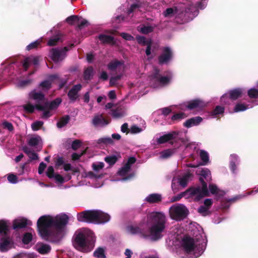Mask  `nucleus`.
<instances>
[{
    "instance_id": "nucleus-1",
    "label": "nucleus",
    "mask_w": 258,
    "mask_h": 258,
    "mask_svg": "<svg viewBox=\"0 0 258 258\" xmlns=\"http://www.w3.org/2000/svg\"><path fill=\"white\" fill-rule=\"evenodd\" d=\"M68 220L69 217L66 214L42 216L37 222L39 234L45 240L61 238L66 232Z\"/></svg>"
},
{
    "instance_id": "nucleus-2",
    "label": "nucleus",
    "mask_w": 258,
    "mask_h": 258,
    "mask_svg": "<svg viewBox=\"0 0 258 258\" xmlns=\"http://www.w3.org/2000/svg\"><path fill=\"white\" fill-rule=\"evenodd\" d=\"M184 230L179 225L175 226L172 230L173 240H179L182 238L181 245L188 255L192 258H197L204 252L206 246V240L205 236L202 234L196 235L194 237L184 236L182 238L181 234Z\"/></svg>"
},
{
    "instance_id": "nucleus-3",
    "label": "nucleus",
    "mask_w": 258,
    "mask_h": 258,
    "mask_svg": "<svg viewBox=\"0 0 258 258\" xmlns=\"http://www.w3.org/2000/svg\"><path fill=\"white\" fill-rule=\"evenodd\" d=\"M148 221L150 224L149 234H147L144 230V225L142 224L139 226H130L127 231L131 234H140L144 237L149 236L152 240H157L162 236L165 228L166 217L163 213L154 212L148 216Z\"/></svg>"
},
{
    "instance_id": "nucleus-4",
    "label": "nucleus",
    "mask_w": 258,
    "mask_h": 258,
    "mask_svg": "<svg viewBox=\"0 0 258 258\" xmlns=\"http://www.w3.org/2000/svg\"><path fill=\"white\" fill-rule=\"evenodd\" d=\"M167 142H170L172 144L179 143L187 147L189 139L186 136V132L173 131L163 135L157 134L153 139L154 144H162Z\"/></svg>"
},
{
    "instance_id": "nucleus-5",
    "label": "nucleus",
    "mask_w": 258,
    "mask_h": 258,
    "mask_svg": "<svg viewBox=\"0 0 258 258\" xmlns=\"http://www.w3.org/2000/svg\"><path fill=\"white\" fill-rule=\"evenodd\" d=\"M93 233L86 228L81 229L76 231L73 245L77 250L84 252L90 251L93 248L89 242V237H92Z\"/></svg>"
},
{
    "instance_id": "nucleus-6",
    "label": "nucleus",
    "mask_w": 258,
    "mask_h": 258,
    "mask_svg": "<svg viewBox=\"0 0 258 258\" xmlns=\"http://www.w3.org/2000/svg\"><path fill=\"white\" fill-rule=\"evenodd\" d=\"M201 186L190 187L186 190L187 199L192 201H199L203 197L208 196L207 183L201 179Z\"/></svg>"
},
{
    "instance_id": "nucleus-7",
    "label": "nucleus",
    "mask_w": 258,
    "mask_h": 258,
    "mask_svg": "<svg viewBox=\"0 0 258 258\" xmlns=\"http://www.w3.org/2000/svg\"><path fill=\"white\" fill-rule=\"evenodd\" d=\"M29 99L34 100L35 104L33 105L28 103L23 106L25 111L28 113H33L35 109L37 110V106L38 105H43L46 99L42 92H36L35 90H33L29 93Z\"/></svg>"
},
{
    "instance_id": "nucleus-8",
    "label": "nucleus",
    "mask_w": 258,
    "mask_h": 258,
    "mask_svg": "<svg viewBox=\"0 0 258 258\" xmlns=\"http://www.w3.org/2000/svg\"><path fill=\"white\" fill-rule=\"evenodd\" d=\"M170 217L176 221H181L185 218L188 213V211L183 204H175L169 210Z\"/></svg>"
},
{
    "instance_id": "nucleus-9",
    "label": "nucleus",
    "mask_w": 258,
    "mask_h": 258,
    "mask_svg": "<svg viewBox=\"0 0 258 258\" xmlns=\"http://www.w3.org/2000/svg\"><path fill=\"white\" fill-rule=\"evenodd\" d=\"M99 210H88L78 214L77 219L80 222L91 223L98 224Z\"/></svg>"
},
{
    "instance_id": "nucleus-10",
    "label": "nucleus",
    "mask_w": 258,
    "mask_h": 258,
    "mask_svg": "<svg viewBox=\"0 0 258 258\" xmlns=\"http://www.w3.org/2000/svg\"><path fill=\"white\" fill-rule=\"evenodd\" d=\"M136 160L135 158L133 157L129 158L127 162L118 171V175L123 177L121 179V180H130L135 176V173L132 171L131 166L135 163Z\"/></svg>"
},
{
    "instance_id": "nucleus-11",
    "label": "nucleus",
    "mask_w": 258,
    "mask_h": 258,
    "mask_svg": "<svg viewBox=\"0 0 258 258\" xmlns=\"http://www.w3.org/2000/svg\"><path fill=\"white\" fill-rule=\"evenodd\" d=\"M61 102L62 99L60 97H57L50 101L46 98L43 105L37 106V111H43V113H50V111L56 110Z\"/></svg>"
},
{
    "instance_id": "nucleus-12",
    "label": "nucleus",
    "mask_w": 258,
    "mask_h": 258,
    "mask_svg": "<svg viewBox=\"0 0 258 258\" xmlns=\"http://www.w3.org/2000/svg\"><path fill=\"white\" fill-rule=\"evenodd\" d=\"M191 174L189 172L185 173L179 177H174L172 179L171 185L173 191L175 192L179 190V188L177 187V185H176V184L182 188L186 187L188 181L191 179Z\"/></svg>"
},
{
    "instance_id": "nucleus-13",
    "label": "nucleus",
    "mask_w": 258,
    "mask_h": 258,
    "mask_svg": "<svg viewBox=\"0 0 258 258\" xmlns=\"http://www.w3.org/2000/svg\"><path fill=\"white\" fill-rule=\"evenodd\" d=\"M207 106V103L200 98L189 100L185 103V107L188 110L198 111L203 110Z\"/></svg>"
},
{
    "instance_id": "nucleus-14",
    "label": "nucleus",
    "mask_w": 258,
    "mask_h": 258,
    "mask_svg": "<svg viewBox=\"0 0 258 258\" xmlns=\"http://www.w3.org/2000/svg\"><path fill=\"white\" fill-rule=\"evenodd\" d=\"M69 49L67 47L62 48H53L50 50L51 59L55 63L62 61L66 57V52Z\"/></svg>"
},
{
    "instance_id": "nucleus-15",
    "label": "nucleus",
    "mask_w": 258,
    "mask_h": 258,
    "mask_svg": "<svg viewBox=\"0 0 258 258\" xmlns=\"http://www.w3.org/2000/svg\"><path fill=\"white\" fill-rule=\"evenodd\" d=\"M173 57V53L169 47L163 48L161 54L158 56V63L160 65L167 64Z\"/></svg>"
},
{
    "instance_id": "nucleus-16",
    "label": "nucleus",
    "mask_w": 258,
    "mask_h": 258,
    "mask_svg": "<svg viewBox=\"0 0 258 258\" xmlns=\"http://www.w3.org/2000/svg\"><path fill=\"white\" fill-rule=\"evenodd\" d=\"M160 70L155 68L152 74L153 79L158 82L162 85H167L172 79V75L170 74L168 76H162L160 74Z\"/></svg>"
},
{
    "instance_id": "nucleus-17",
    "label": "nucleus",
    "mask_w": 258,
    "mask_h": 258,
    "mask_svg": "<svg viewBox=\"0 0 258 258\" xmlns=\"http://www.w3.org/2000/svg\"><path fill=\"white\" fill-rule=\"evenodd\" d=\"M240 159L238 155L235 154H231L229 157V167L233 174L237 172V166L239 164Z\"/></svg>"
},
{
    "instance_id": "nucleus-18",
    "label": "nucleus",
    "mask_w": 258,
    "mask_h": 258,
    "mask_svg": "<svg viewBox=\"0 0 258 258\" xmlns=\"http://www.w3.org/2000/svg\"><path fill=\"white\" fill-rule=\"evenodd\" d=\"M13 242L12 239L8 237L5 236L3 237L0 242V250L1 251H6L12 247Z\"/></svg>"
},
{
    "instance_id": "nucleus-19",
    "label": "nucleus",
    "mask_w": 258,
    "mask_h": 258,
    "mask_svg": "<svg viewBox=\"0 0 258 258\" xmlns=\"http://www.w3.org/2000/svg\"><path fill=\"white\" fill-rule=\"evenodd\" d=\"M28 144L32 147L40 150L42 147V141L41 137L39 136L34 135L31 137L28 141Z\"/></svg>"
},
{
    "instance_id": "nucleus-20",
    "label": "nucleus",
    "mask_w": 258,
    "mask_h": 258,
    "mask_svg": "<svg viewBox=\"0 0 258 258\" xmlns=\"http://www.w3.org/2000/svg\"><path fill=\"white\" fill-rule=\"evenodd\" d=\"M109 121L104 118L102 114L96 115L92 120V123L95 127H102L109 123Z\"/></svg>"
},
{
    "instance_id": "nucleus-21",
    "label": "nucleus",
    "mask_w": 258,
    "mask_h": 258,
    "mask_svg": "<svg viewBox=\"0 0 258 258\" xmlns=\"http://www.w3.org/2000/svg\"><path fill=\"white\" fill-rule=\"evenodd\" d=\"M34 249L41 254H46L50 252L51 247L47 244L42 242H38L35 245Z\"/></svg>"
},
{
    "instance_id": "nucleus-22",
    "label": "nucleus",
    "mask_w": 258,
    "mask_h": 258,
    "mask_svg": "<svg viewBox=\"0 0 258 258\" xmlns=\"http://www.w3.org/2000/svg\"><path fill=\"white\" fill-rule=\"evenodd\" d=\"M81 88L82 85L80 84L74 85L68 93L69 99L73 101L76 100L78 97V93Z\"/></svg>"
},
{
    "instance_id": "nucleus-23",
    "label": "nucleus",
    "mask_w": 258,
    "mask_h": 258,
    "mask_svg": "<svg viewBox=\"0 0 258 258\" xmlns=\"http://www.w3.org/2000/svg\"><path fill=\"white\" fill-rule=\"evenodd\" d=\"M29 224V221L23 217H19L13 221V228L14 229L22 228Z\"/></svg>"
},
{
    "instance_id": "nucleus-24",
    "label": "nucleus",
    "mask_w": 258,
    "mask_h": 258,
    "mask_svg": "<svg viewBox=\"0 0 258 258\" xmlns=\"http://www.w3.org/2000/svg\"><path fill=\"white\" fill-rule=\"evenodd\" d=\"M203 120V118L200 116L192 117L186 120L183 123V125L186 127H191L194 126L199 125Z\"/></svg>"
},
{
    "instance_id": "nucleus-25",
    "label": "nucleus",
    "mask_w": 258,
    "mask_h": 258,
    "mask_svg": "<svg viewBox=\"0 0 258 258\" xmlns=\"http://www.w3.org/2000/svg\"><path fill=\"white\" fill-rule=\"evenodd\" d=\"M196 172L197 174L200 175L202 177L200 178L203 179L204 178L207 181H210L211 180V175L210 171L207 168H199L197 170Z\"/></svg>"
},
{
    "instance_id": "nucleus-26",
    "label": "nucleus",
    "mask_w": 258,
    "mask_h": 258,
    "mask_svg": "<svg viewBox=\"0 0 258 258\" xmlns=\"http://www.w3.org/2000/svg\"><path fill=\"white\" fill-rule=\"evenodd\" d=\"M146 127V123L143 121L139 126L136 124L132 125L130 128V133L132 134H138L143 132Z\"/></svg>"
},
{
    "instance_id": "nucleus-27",
    "label": "nucleus",
    "mask_w": 258,
    "mask_h": 258,
    "mask_svg": "<svg viewBox=\"0 0 258 258\" xmlns=\"http://www.w3.org/2000/svg\"><path fill=\"white\" fill-rule=\"evenodd\" d=\"M162 200V196L159 194H152L149 195L146 198L145 201L149 203H156Z\"/></svg>"
},
{
    "instance_id": "nucleus-28",
    "label": "nucleus",
    "mask_w": 258,
    "mask_h": 258,
    "mask_svg": "<svg viewBox=\"0 0 258 258\" xmlns=\"http://www.w3.org/2000/svg\"><path fill=\"white\" fill-rule=\"evenodd\" d=\"M98 39L103 44H114V37L105 34H101L98 36Z\"/></svg>"
},
{
    "instance_id": "nucleus-29",
    "label": "nucleus",
    "mask_w": 258,
    "mask_h": 258,
    "mask_svg": "<svg viewBox=\"0 0 258 258\" xmlns=\"http://www.w3.org/2000/svg\"><path fill=\"white\" fill-rule=\"evenodd\" d=\"M257 192H258V188L254 190H252L251 191L246 192L245 194H244V195H241L237 196H235L234 198H231V199H227V205H228V204L229 203L235 202L237 200H238L241 199H242L243 198H244V197H245L247 196L250 195H252V194H256V193H257ZM227 206L228 205H227Z\"/></svg>"
},
{
    "instance_id": "nucleus-30",
    "label": "nucleus",
    "mask_w": 258,
    "mask_h": 258,
    "mask_svg": "<svg viewBox=\"0 0 258 258\" xmlns=\"http://www.w3.org/2000/svg\"><path fill=\"white\" fill-rule=\"evenodd\" d=\"M99 215L98 217V224H104L108 222L110 219V216L107 214L103 212L102 211L99 210Z\"/></svg>"
},
{
    "instance_id": "nucleus-31",
    "label": "nucleus",
    "mask_w": 258,
    "mask_h": 258,
    "mask_svg": "<svg viewBox=\"0 0 258 258\" xmlns=\"http://www.w3.org/2000/svg\"><path fill=\"white\" fill-rule=\"evenodd\" d=\"M229 98L231 100H235L241 96L242 92L241 89H235L229 91Z\"/></svg>"
},
{
    "instance_id": "nucleus-32",
    "label": "nucleus",
    "mask_w": 258,
    "mask_h": 258,
    "mask_svg": "<svg viewBox=\"0 0 258 258\" xmlns=\"http://www.w3.org/2000/svg\"><path fill=\"white\" fill-rule=\"evenodd\" d=\"M10 223L5 220L0 221V233L6 236L9 230Z\"/></svg>"
},
{
    "instance_id": "nucleus-33",
    "label": "nucleus",
    "mask_w": 258,
    "mask_h": 258,
    "mask_svg": "<svg viewBox=\"0 0 258 258\" xmlns=\"http://www.w3.org/2000/svg\"><path fill=\"white\" fill-rule=\"evenodd\" d=\"M23 151L28 155L30 159L31 160H35L38 158L36 153L32 151V150L27 146L23 147Z\"/></svg>"
},
{
    "instance_id": "nucleus-34",
    "label": "nucleus",
    "mask_w": 258,
    "mask_h": 258,
    "mask_svg": "<svg viewBox=\"0 0 258 258\" xmlns=\"http://www.w3.org/2000/svg\"><path fill=\"white\" fill-rule=\"evenodd\" d=\"M122 62L120 61H119L117 59H115L111 61L108 64H107V68L108 70L110 71H114L116 69V68L122 64Z\"/></svg>"
},
{
    "instance_id": "nucleus-35",
    "label": "nucleus",
    "mask_w": 258,
    "mask_h": 258,
    "mask_svg": "<svg viewBox=\"0 0 258 258\" xmlns=\"http://www.w3.org/2000/svg\"><path fill=\"white\" fill-rule=\"evenodd\" d=\"M93 75V68L92 67H88L84 72V79L85 80H90Z\"/></svg>"
},
{
    "instance_id": "nucleus-36",
    "label": "nucleus",
    "mask_w": 258,
    "mask_h": 258,
    "mask_svg": "<svg viewBox=\"0 0 258 258\" xmlns=\"http://www.w3.org/2000/svg\"><path fill=\"white\" fill-rule=\"evenodd\" d=\"M200 156L203 161L202 165H206L209 162V158L208 152L204 150H201L200 152Z\"/></svg>"
},
{
    "instance_id": "nucleus-37",
    "label": "nucleus",
    "mask_w": 258,
    "mask_h": 258,
    "mask_svg": "<svg viewBox=\"0 0 258 258\" xmlns=\"http://www.w3.org/2000/svg\"><path fill=\"white\" fill-rule=\"evenodd\" d=\"M70 117L68 115L62 117L57 123V127L62 128L68 123Z\"/></svg>"
},
{
    "instance_id": "nucleus-38",
    "label": "nucleus",
    "mask_w": 258,
    "mask_h": 258,
    "mask_svg": "<svg viewBox=\"0 0 258 258\" xmlns=\"http://www.w3.org/2000/svg\"><path fill=\"white\" fill-rule=\"evenodd\" d=\"M248 108V105L245 104L238 103L234 107V111L235 112L243 111Z\"/></svg>"
},
{
    "instance_id": "nucleus-39",
    "label": "nucleus",
    "mask_w": 258,
    "mask_h": 258,
    "mask_svg": "<svg viewBox=\"0 0 258 258\" xmlns=\"http://www.w3.org/2000/svg\"><path fill=\"white\" fill-rule=\"evenodd\" d=\"M80 18L77 15H72L68 17L66 21L70 25H73L75 23H79Z\"/></svg>"
},
{
    "instance_id": "nucleus-40",
    "label": "nucleus",
    "mask_w": 258,
    "mask_h": 258,
    "mask_svg": "<svg viewBox=\"0 0 258 258\" xmlns=\"http://www.w3.org/2000/svg\"><path fill=\"white\" fill-rule=\"evenodd\" d=\"M247 95L251 99L258 98V89L255 88H251L247 91Z\"/></svg>"
},
{
    "instance_id": "nucleus-41",
    "label": "nucleus",
    "mask_w": 258,
    "mask_h": 258,
    "mask_svg": "<svg viewBox=\"0 0 258 258\" xmlns=\"http://www.w3.org/2000/svg\"><path fill=\"white\" fill-rule=\"evenodd\" d=\"M104 164L102 162H96L92 164V167L94 171L99 172L103 169Z\"/></svg>"
},
{
    "instance_id": "nucleus-42",
    "label": "nucleus",
    "mask_w": 258,
    "mask_h": 258,
    "mask_svg": "<svg viewBox=\"0 0 258 258\" xmlns=\"http://www.w3.org/2000/svg\"><path fill=\"white\" fill-rule=\"evenodd\" d=\"M67 142L68 144H72V148L74 150L78 149L81 145V142L78 140H76L72 142L71 140L69 139L67 140Z\"/></svg>"
},
{
    "instance_id": "nucleus-43",
    "label": "nucleus",
    "mask_w": 258,
    "mask_h": 258,
    "mask_svg": "<svg viewBox=\"0 0 258 258\" xmlns=\"http://www.w3.org/2000/svg\"><path fill=\"white\" fill-rule=\"evenodd\" d=\"M173 154V151L171 149L165 150L160 153L161 159H166L170 157Z\"/></svg>"
},
{
    "instance_id": "nucleus-44",
    "label": "nucleus",
    "mask_w": 258,
    "mask_h": 258,
    "mask_svg": "<svg viewBox=\"0 0 258 258\" xmlns=\"http://www.w3.org/2000/svg\"><path fill=\"white\" fill-rule=\"evenodd\" d=\"M7 179L9 182L12 184H16L19 182L17 175L14 173L8 174Z\"/></svg>"
},
{
    "instance_id": "nucleus-45",
    "label": "nucleus",
    "mask_w": 258,
    "mask_h": 258,
    "mask_svg": "<svg viewBox=\"0 0 258 258\" xmlns=\"http://www.w3.org/2000/svg\"><path fill=\"white\" fill-rule=\"evenodd\" d=\"M136 40L138 43L142 45L145 46L151 40H146V37L143 36H137Z\"/></svg>"
},
{
    "instance_id": "nucleus-46",
    "label": "nucleus",
    "mask_w": 258,
    "mask_h": 258,
    "mask_svg": "<svg viewBox=\"0 0 258 258\" xmlns=\"http://www.w3.org/2000/svg\"><path fill=\"white\" fill-rule=\"evenodd\" d=\"M94 255L99 258H105L104 249L102 248H98L94 252Z\"/></svg>"
},
{
    "instance_id": "nucleus-47",
    "label": "nucleus",
    "mask_w": 258,
    "mask_h": 258,
    "mask_svg": "<svg viewBox=\"0 0 258 258\" xmlns=\"http://www.w3.org/2000/svg\"><path fill=\"white\" fill-rule=\"evenodd\" d=\"M41 41L37 40L34 42H33L27 46L26 49L27 50H30L31 49H36L38 48L39 45H40Z\"/></svg>"
},
{
    "instance_id": "nucleus-48",
    "label": "nucleus",
    "mask_w": 258,
    "mask_h": 258,
    "mask_svg": "<svg viewBox=\"0 0 258 258\" xmlns=\"http://www.w3.org/2000/svg\"><path fill=\"white\" fill-rule=\"evenodd\" d=\"M209 210L208 207H206L204 206H201L198 208V211L201 215L205 216L209 214Z\"/></svg>"
},
{
    "instance_id": "nucleus-49",
    "label": "nucleus",
    "mask_w": 258,
    "mask_h": 258,
    "mask_svg": "<svg viewBox=\"0 0 258 258\" xmlns=\"http://www.w3.org/2000/svg\"><path fill=\"white\" fill-rule=\"evenodd\" d=\"M122 77L121 75H118L114 77H112L110 78L109 80V84L111 86H113L116 85L117 82L120 80Z\"/></svg>"
},
{
    "instance_id": "nucleus-50",
    "label": "nucleus",
    "mask_w": 258,
    "mask_h": 258,
    "mask_svg": "<svg viewBox=\"0 0 258 258\" xmlns=\"http://www.w3.org/2000/svg\"><path fill=\"white\" fill-rule=\"evenodd\" d=\"M177 11L176 8H167L163 13V15L165 17L171 16Z\"/></svg>"
},
{
    "instance_id": "nucleus-51",
    "label": "nucleus",
    "mask_w": 258,
    "mask_h": 258,
    "mask_svg": "<svg viewBox=\"0 0 258 258\" xmlns=\"http://www.w3.org/2000/svg\"><path fill=\"white\" fill-rule=\"evenodd\" d=\"M32 234L30 232H28L24 234L23 238V242L25 244H28L32 240Z\"/></svg>"
},
{
    "instance_id": "nucleus-52",
    "label": "nucleus",
    "mask_w": 258,
    "mask_h": 258,
    "mask_svg": "<svg viewBox=\"0 0 258 258\" xmlns=\"http://www.w3.org/2000/svg\"><path fill=\"white\" fill-rule=\"evenodd\" d=\"M60 38L58 36H55L49 40L47 42V45L50 46H55L59 41Z\"/></svg>"
},
{
    "instance_id": "nucleus-53",
    "label": "nucleus",
    "mask_w": 258,
    "mask_h": 258,
    "mask_svg": "<svg viewBox=\"0 0 258 258\" xmlns=\"http://www.w3.org/2000/svg\"><path fill=\"white\" fill-rule=\"evenodd\" d=\"M187 196H186V191H185L184 192H182L179 194L177 196L173 197L171 199V201L172 202L178 201L180 200V199H181L183 197H184L187 199Z\"/></svg>"
},
{
    "instance_id": "nucleus-54",
    "label": "nucleus",
    "mask_w": 258,
    "mask_h": 258,
    "mask_svg": "<svg viewBox=\"0 0 258 258\" xmlns=\"http://www.w3.org/2000/svg\"><path fill=\"white\" fill-rule=\"evenodd\" d=\"M43 122L41 121H36L33 122L31 127L33 131H37L43 125Z\"/></svg>"
},
{
    "instance_id": "nucleus-55",
    "label": "nucleus",
    "mask_w": 258,
    "mask_h": 258,
    "mask_svg": "<svg viewBox=\"0 0 258 258\" xmlns=\"http://www.w3.org/2000/svg\"><path fill=\"white\" fill-rule=\"evenodd\" d=\"M40 86L41 87L43 90H48L51 88V83L48 80H45L40 84Z\"/></svg>"
},
{
    "instance_id": "nucleus-56",
    "label": "nucleus",
    "mask_w": 258,
    "mask_h": 258,
    "mask_svg": "<svg viewBox=\"0 0 258 258\" xmlns=\"http://www.w3.org/2000/svg\"><path fill=\"white\" fill-rule=\"evenodd\" d=\"M117 160L115 156H108L105 158V161L110 165L114 164Z\"/></svg>"
},
{
    "instance_id": "nucleus-57",
    "label": "nucleus",
    "mask_w": 258,
    "mask_h": 258,
    "mask_svg": "<svg viewBox=\"0 0 258 258\" xmlns=\"http://www.w3.org/2000/svg\"><path fill=\"white\" fill-rule=\"evenodd\" d=\"M209 188L210 192L212 194H217L219 192L217 186L214 184H209Z\"/></svg>"
},
{
    "instance_id": "nucleus-58",
    "label": "nucleus",
    "mask_w": 258,
    "mask_h": 258,
    "mask_svg": "<svg viewBox=\"0 0 258 258\" xmlns=\"http://www.w3.org/2000/svg\"><path fill=\"white\" fill-rule=\"evenodd\" d=\"M141 31L143 34H147L153 31V28L151 26H144L141 28Z\"/></svg>"
},
{
    "instance_id": "nucleus-59",
    "label": "nucleus",
    "mask_w": 258,
    "mask_h": 258,
    "mask_svg": "<svg viewBox=\"0 0 258 258\" xmlns=\"http://www.w3.org/2000/svg\"><path fill=\"white\" fill-rule=\"evenodd\" d=\"M184 114H174L171 117V120L173 121H179L184 118Z\"/></svg>"
},
{
    "instance_id": "nucleus-60",
    "label": "nucleus",
    "mask_w": 258,
    "mask_h": 258,
    "mask_svg": "<svg viewBox=\"0 0 258 258\" xmlns=\"http://www.w3.org/2000/svg\"><path fill=\"white\" fill-rule=\"evenodd\" d=\"M46 174L50 178H52L54 176V169L52 166H49L47 169Z\"/></svg>"
},
{
    "instance_id": "nucleus-61",
    "label": "nucleus",
    "mask_w": 258,
    "mask_h": 258,
    "mask_svg": "<svg viewBox=\"0 0 258 258\" xmlns=\"http://www.w3.org/2000/svg\"><path fill=\"white\" fill-rule=\"evenodd\" d=\"M120 35L122 38L126 40L131 41L134 39L133 36L126 33H121Z\"/></svg>"
},
{
    "instance_id": "nucleus-62",
    "label": "nucleus",
    "mask_w": 258,
    "mask_h": 258,
    "mask_svg": "<svg viewBox=\"0 0 258 258\" xmlns=\"http://www.w3.org/2000/svg\"><path fill=\"white\" fill-rule=\"evenodd\" d=\"M31 63L29 59V57H27L24 59L23 63V67L24 68L25 71H27Z\"/></svg>"
},
{
    "instance_id": "nucleus-63",
    "label": "nucleus",
    "mask_w": 258,
    "mask_h": 258,
    "mask_svg": "<svg viewBox=\"0 0 258 258\" xmlns=\"http://www.w3.org/2000/svg\"><path fill=\"white\" fill-rule=\"evenodd\" d=\"M141 6L138 4H133L131 5L130 8L128 10V14H130L134 12L136 9L139 8Z\"/></svg>"
},
{
    "instance_id": "nucleus-64",
    "label": "nucleus",
    "mask_w": 258,
    "mask_h": 258,
    "mask_svg": "<svg viewBox=\"0 0 258 258\" xmlns=\"http://www.w3.org/2000/svg\"><path fill=\"white\" fill-rule=\"evenodd\" d=\"M53 178L55 179V181L57 183H61L64 182V178L62 176H61L59 174H56L54 175Z\"/></svg>"
}]
</instances>
